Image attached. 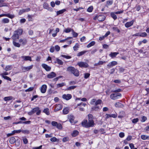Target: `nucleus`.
I'll return each instance as SVG.
<instances>
[{"instance_id": "79ce46f5", "label": "nucleus", "mask_w": 149, "mask_h": 149, "mask_svg": "<svg viewBox=\"0 0 149 149\" xmlns=\"http://www.w3.org/2000/svg\"><path fill=\"white\" fill-rule=\"evenodd\" d=\"M93 9V7L92 6H90L87 9L88 12H92Z\"/></svg>"}, {"instance_id": "5701e85b", "label": "nucleus", "mask_w": 149, "mask_h": 149, "mask_svg": "<svg viewBox=\"0 0 149 149\" xmlns=\"http://www.w3.org/2000/svg\"><path fill=\"white\" fill-rule=\"evenodd\" d=\"M119 54L118 52H111L109 55L112 58L115 57L117 54Z\"/></svg>"}, {"instance_id": "49530a36", "label": "nucleus", "mask_w": 149, "mask_h": 149, "mask_svg": "<svg viewBox=\"0 0 149 149\" xmlns=\"http://www.w3.org/2000/svg\"><path fill=\"white\" fill-rule=\"evenodd\" d=\"M76 87H77V86H70L68 87L67 88V89L68 90H71L72 89H74L75 88H76Z\"/></svg>"}, {"instance_id": "cd10ccee", "label": "nucleus", "mask_w": 149, "mask_h": 149, "mask_svg": "<svg viewBox=\"0 0 149 149\" xmlns=\"http://www.w3.org/2000/svg\"><path fill=\"white\" fill-rule=\"evenodd\" d=\"M115 94L113 93L110 95V98L113 100H115L117 99V95H115Z\"/></svg>"}, {"instance_id": "f704fd0d", "label": "nucleus", "mask_w": 149, "mask_h": 149, "mask_svg": "<svg viewBox=\"0 0 149 149\" xmlns=\"http://www.w3.org/2000/svg\"><path fill=\"white\" fill-rule=\"evenodd\" d=\"M12 68V65H8L6 66L5 68L4 69V70L6 71H8L11 70Z\"/></svg>"}, {"instance_id": "3c124183", "label": "nucleus", "mask_w": 149, "mask_h": 149, "mask_svg": "<svg viewBox=\"0 0 149 149\" xmlns=\"http://www.w3.org/2000/svg\"><path fill=\"white\" fill-rule=\"evenodd\" d=\"M56 127L59 129H61L62 128V125L60 123H58Z\"/></svg>"}, {"instance_id": "13d9d810", "label": "nucleus", "mask_w": 149, "mask_h": 149, "mask_svg": "<svg viewBox=\"0 0 149 149\" xmlns=\"http://www.w3.org/2000/svg\"><path fill=\"white\" fill-rule=\"evenodd\" d=\"M8 73L7 72H4L3 73H1L0 74L1 76L2 77H5V75H8Z\"/></svg>"}, {"instance_id": "4be33fe9", "label": "nucleus", "mask_w": 149, "mask_h": 149, "mask_svg": "<svg viewBox=\"0 0 149 149\" xmlns=\"http://www.w3.org/2000/svg\"><path fill=\"white\" fill-rule=\"evenodd\" d=\"M19 42L20 43L22 42V45H26L27 42V41L25 39H20L19 40Z\"/></svg>"}, {"instance_id": "680f3d73", "label": "nucleus", "mask_w": 149, "mask_h": 149, "mask_svg": "<svg viewBox=\"0 0 149 149\" xmlns=\"http://www.w3.org/2000/svg\"><path fill=\"white\" fill-rule=\"evenodd\" d=\"M121 103L119 102H116L115 104V106L116 107H118L120 106Z\"/></svg>"}, {"instance_id": "f03ea898", "label": "nucleus", "mask_w": 149, "mask_h": 149, "mask_svg": "<svg viewBox=\"0 0 149 149\" xmlns=\"http://www.w3.org/2000/svg\"><path fill=\"white\" fill-rule=\"evenodd\" d=\"M23 30L21 29H18L14 32V34L12 36V39L13 40H16L17 39L19 38V35L22 34Z\"/></svg>"}, {"instance_id": "f3484780", "label": "nucleus", "mask_w": 149, "mask_h": 149, "mask_svg": "<svg viewBox=\"0 0 149 149\" xmlns=\"http://www.w3.org/2000/svg\"><path fill=\"white\" fill-rule=\"evenodd\" d=\"M63 107L62 105L61 104H58L56 105L54 111H57L61 109Z\"/></svg>"}, {"instance_id": "bb28decb", "label": "nucleus", "mask_w": 149, "mask_h": 149, "mask_svg": "<svg viewBox=\"0 0 149 149\" xmlns=\"http://www.w3.org/2000/svg\"><path fill=\"white\" fill-rule=\"evenodd\" d=\"M16 141L15 138L13 137H11L9 141L10 144H14Z\"/></svg>"}, {"instance_id": "a19ab883", "label": "nucleus", "mask_w": 149, "mask_h": 149, "mask_svg": "<svg viewBox=\"0 0 149 149\" xmlns=\"http://www.w3.org/2000/svg\"><path fill=\"white\" fill-rule=\"evenodd\" d=\"M22 132V130H14L12 132V134H14L15 133H19Z\"/></svg>"}, {"instance_id": "4c0bfd02", "label": "nucleus", "mask_w": 149, "mask_h": 149, "mask_svg": "<svg viewBox=\"0 0 149 149\" xmlns=\"http://www.w3.org/2000/svg\"><path fill=\"white\" fill-rule=\"evenodd\" d=\"M56 61L58 64L62 65L63 64V62L61 60H60L58 58H56Z\"/></svg>"}, {"instance_id": "7c9ffc66", "label": "nucleus", "mask_w": 149, "mask_h": 149, "mask_svg": "<svg viewBox=\"0 0 149 149\" xmlns=\"http://www.w3.org/2000/svg\"><path fill=\"white\" fill-rule=\"evenodd\" d=\"M95 44V42L94 41H93L91 42L90 43H89L88 44L87 46V47L88 48H89L93 45H94Z\"/></svg>"}, {"instance_id": "864d4df0", "label": "nucleus", "mask_w": 149, "mask_h": 149, "mask_svg": "<svg viewBox=\"0 0 149 149\" xmlns=\"http://www.w3.org/2000/svg\"><path fill=\"white\" fill-rule=\"evenodd\" d=\"M69 139L68 137H65L63 138L62 139V141L63 142H65L66 141H69Z\"/></svg>"}, {"instance_id": "c85d7f7f", "label": "nucleus", "mask_w": 149, "mask_h": 149, "mask_svg": "<svg viewBox=\"0 0 149 149\" xmlns=\"http://www.w3.org/2000/svg\"><path fill=\"white\" fill-rule=\"evenodd\" d=\"M15 40H13V45L16 47H19L20 46V45L18 43L16 42H15Z\"/></svg>"}, {"instance_id": "aec40b11", "label": "nucleus", "mask_w": 149, "mask_h": 149, "mask_svg": "<svg viewBox=\"0 0 149 149\" xmlns=\"http://www.w3.org/2000/svg\"><path fill=\"white\" fill-rule=\"evenodd\" d=\"M74 68H75L72 66H69L67 68V70L72 73V72L74 71Z\"/></svg>"}, {"instance_id": "393cba45", "label": "nucleus", "mask_w": 149, "mask_h": 149, "mask_svg": "<svg viewBox=\"0 0 149 149\" xmlns=\"http://www.w3.org/2000/svg\"><path fill=\"white\" fill-rule=\"evenodd\" d=\"M66 10L65 9H63L62 10L57 11L56 12V15H58L59 14H62Z\"/></svg>"}, {"instance_id": "7ed1b4c3", "label": "nucleus", "mask_w": 149, "mask_h": 149, "mask_svg": "<svg viewBox=\"0 0 149 149\" xmlns=\"http://www.w3.org/2000/svg\"><path fill=\"white\" fill-rule=\"evenodd\" d=\"M102 102V101L101 100H98L96 101L95 103V106L92 108V110L93 111H97L100 109L99 106H97L98 104H100Z\"/></svg>"}, {"instance_id": "338daca9", "label": "nucleus", "mask_w": 149, "mask_h": 149, "mask_svg": "<svg viewBox=\"0 0 149 149\" xmlns=\"http://www.w3.org/2000/svg\"><path fill=\"white\" fill-rule=\"evenodd\" d=\"M54 47L53 46H52L50 49V52L52 53L54 51Z\"/></svg>"}, {"instance_id": "4468645a", "label": "nucleus", "mask_w": 149, "mask_h": 149, "mask_svg": "<svg viewBox=\"0 0 149 149\" xmlns=\"http://www.w3.org/2000/svg\"><path fill=\"white\" fill-rule=\"evenodd\" d=\"M3 16L7 17L11 19H12L15 16L14 15H11L9 14H4L0 15V17Z\"/></svg>"}, {"instance_id": "72a5a7b5", "label": "nucleus", "mask_w": 149, "mask_h": 149, "mask_svg": "<svg viewBox=\"0 0 149 149\" xmlns=\"http://www.w3.org/2000/svg\"><path fill=\"white\" fill-rule=\"evenodd\" d=\"M115 13H111L110 14L111 16L115 20L117 18V17L115 15Z\"/></svg>"}, {"instance_id": "6e6d98bb", "label": "nucleus", "mask_w": 149, "mask_h": 149, "mask_svg": "<svg viewBox=\"0 0 149 149\" xmlns=\"http://www.w3.org/2000/svg\"><path fill=\"white\" fill-rule=\"evenodd\" d=\"M129 146L131 149H137L136 148H134V145L133 143L130 144Z\"/></svg>"}, {"instance_id": "58836bf2", "label": "nucleus", "mask_w": 149, "mask_h": 149, "mask_svg": "<svg viewBox=\"0 0 149 149\" xmlns=\"http://www.w3.org/2000/svg\"><path fill=\"white\" fill-rule=\"evenodd\" d=\"M50 140L52 142H55L56 141H58V140L55 137H53L50 139Z\"/></svg>"}, {"instance_id": "6e6552de", "label": "nucleus", "mask_w": 149, "mask_h": 149, "mask_svg": "<svg viewBox=\"0 0 149 149\" xmlns=\"http://www.w3.org/2000/svg\"><path fill=\"white\" fill-rule=\"evenodd\" d=\"M117 64V63L116 61H113L109 63L107 65V68L109 69L112 68L113 66Z\"/></svg>"}, {"instance_id": "2eb2a0df", "label": "nucleus", "mask_w": 149, "mask_h": 149, "mask_svg": "<svg viewBox=\"0 0 149 149\" xmlns=\"http://www.w3.org/2000/svg\"><path fill=\"white\" fill-rule=\"evenodd\" d=\"M21 58L25 61H31V57L29 56H23Z\"/></svg>"}, {"instance_id": "c03bdc74", "label": "nucleus", "mask_w": 149, "mask_h": 149, "mask_svg": "<svg viewBox=\"0 0 149 149\" xmlns=\"http://www.w3.org/2000/svg\"><path fill=\"white\" fill-rule=\"evenodd\" d=\"M54 47L56 51L57 52L59 51L60 50V47L58 45H56Z\"/></svg>"}, {"instance_id": "ddd939ff", "label": "nucleus", "mask_w": 149, "mask_h": 149, "mask_svg": "<svg viewBox=\"0 0 149 149\" xmlns=\"http://www.w3.org/2000/svg\"><path fill=\"white\" fill-rule=\"evenodd\" d=\"M134 20H132L130 22H128L126 23L125 24V26L126 28H128L132 25L134 24Z\"/></svg>"}, {"instance_id": "473e14b6", "label": "nucleus", "mask_w": 149, "mask_h": 149, "mask_svg": "<svg viewBox=\"0 0 149 149\" xmlns=\"http://www.w3.org/2000/svg\"><path fill=\"white\" fill-rule=\"evenodd\" d=\"M79 133L78 132L77 130H75L73 132L72 134V136L75 137L78 135Z\"/></svg>"}, {"instance_id": "37998d69", "label": "nucleus", "mask_w": 149, "mask_h": 149, "mask_svg": "<svg viewBox=\"0 0 149 149\" xmlns=\"http://www.w3.org/2000/svg\"><path fill=\"white\" fill-rule=\"evenodd\" d=\"M49 5L47 3H44L43 5V8H45L46 9H48L49 8Z\"/></svg>"}, {"instance_id": "a211bd4d", "label": "nucleus", "mask_w": 149, "mask_h": 149, "mask_svg": "<svg viewBox=\"0 0 149 149\" xmlns=\"http://www.w3.org/2000/svg\"><path fill=\"white\" fill-rule=\"evenodd\" d=\"M30 10V9L29 8H27L25 9H23L20 10L19 12V15L22 14L23 13L29 11Z\"/></svg>"}, {"instance_id": "e433bc0d", "label": "nucleus", "mask_w": 149, "mask_h": 149, "mask_svg": "<svg viewBox=\"0 0 149 149\" xmlns=\"http://www.w3.org/2000/svg\"><path fill=\"white\" fill-rule=\"evenodd\" d=\"M79 48V45L78 43H76L75 46L73 47V49L74 51H76L78 50Z\"/></svg>"}, {"instance_id": "5fc2aeb1", "label": "nucleus", "mask_w": 149, "mask_h": 149, "mask_svg": "<svg viewBox=\"0 0 149 149\" xmlns=\"http://www.w3.org/2000/svg\"><path fill=\"white\" fill-rule=\"evenodd\" d=\"M96 100L95 99H93L91 101L90 104H95V103Z\"/></svg>"}, {"instance_id": "9b49d317", "label": "nucleus", "mask_w": 149, "mask_h": 149, "mask_svg": "<svg viewBox=\"0 0 149 149\" xmlns=\"http://www.w3.org/2000/svg\"><path fill=\"white\" fill-rule=\"evenodd\" d=\"M42 66L43 68L45 69V70L47 71H50L51 69V68L50 67L48 66L45 64H42Z\"/></svg>"}, {"instance_id": "b1692460", "label": "nucleus", "mask_w": 149, "mask_h": 149, "mask_svg": "<svg viewBox=\"0 0 149 149\" xmlns=\"http://www.w3.org/2000/svg\"><path fill=\"white\" fill-rule=\"evenodd\" d=\"M69 109L68 107L64 108L63 110V113L64 114H68L69 111Z\"/></svg>"}, {"instance_id": "09e8293b", "label": "nucleus", "mask_w": 149, "mask_h": 149, "mask_svg": "<svg viewBox=\"0 0 149 149\" xmlns=\"http://www.w3.org/2000/svg\"><path fill=\"white\" fill-rule=\"evenodd\" d=\"M33 16L30 15H28V19L29 21H32L33 20L32 19V17Z\"/></svg>"}, {"instance_id": "c756f323", "label": "nucleus", "mask_w": 149, "mask_h": 149, "mask_svg": "<svg viewBox=\"0 0 149 149\" xmlns=\"http://www.w3.org/2000/svg\"><path fill=\"white\" fill-rule=\"evenodd\" d=\"M65 85V83L63 82L60 84H57V88H58L61 87H63Z\"/></svg>"}, {"instance_id": "9d476101", "label": "nucleus", "mask_w": 149, "mask_h": 149, "mask_svg": "<svg viewBox=\"0 0 149 149\" xmlns=\"http://www.w3.org/2000/svg\"><path fill=\"white\" fill-rule=\"evenodd\" d=\"M74 117L72 115H70L68 116V119L71 123H75L74 122Z\"/></svg>"}, {"instance_id": "412c9836", "label": "nucleus", "mask_w": 149, "mask_h": 149, "mask_svg": "<svg viewBox=\"0 0 149 149\" xmlns=\"http://www.w3.org/2000/svg\"><path fill=\"white\" fill-rule=\"evenodd\" d=\"M104 19V16L103 15L98 16L97 19L100 21H103Z\"/></svg>"}, {"instance_id": "a878e982", "label": "nucleus", "mask_w": 149, "mask_h": 149, "mask_svg": "<svg viewBox=\"0 0 149 149\" xmlns=\"http://www.w3.org/2000/svg\"><path fill=\"white\" fill-rule=\"evenodd\" d=\"M141 138L143 140L149 139V136L144 135H142L141 136Z\"/></svg>"}, {"instance_id": "a18cd8bd", "label": "nucleus", "mask_w": 149, "mask_h": 149, "mask_svg": "<svg viewBox=\"0 0 149 149\" xmlns=\"http://www.w3.org/2000/svg\"><path fill=\"white\" fill-rule=\"evenodd\" d=\"M2 21L3 22L5 23H8L9 22V20L8 18H4V19H3Z\"/></svg>"}, {"instance_id": "39448f33", "label": "nucleus", "mask_w": 149, "mask_h": 149, "mask_svg": "<svg viewBox=\"0 0 149 149\" xmlns=\"http://www.w3.org/2000/svg\"><path fill=\"white\" fill-rule=\"evenodd\" d=\"M33 66V65H31L27 67L22 66L21 67V69L22 71L24 72L29 71L32 68Z\"/></svg>"}, {"instance_id": "423d86ee", "label": "nucleus", "mask_w": 149, "mask_h": 149, "mask_svg": "<svg viewBox=\"0 0 149 149\" xmlns=\"http://www.w3.org/2000/svg\"><path fill=\"white\" fill-rule=\"evenodd\" d=\"M77 65L81 67H82L86 68L88 67V65L87 63L83 62H78L77 63Z\"/></svg>"}, {"instance_id": "1a4fd4ad", "label": "nucleus", "mask_w": 149, "mask_h": 149, "mask_svg": "<svg viewBox=\"0 0 149 149\" xmlns=\"http://www.w3.org/2000/svg\"><path fill=\"white\" fill-rule=\"evenodd\" d=\"M39 109V108L37 107L35 108H33L31 111L28 113V114L29 115H31L34 113L37 112V111Z\"/></svg>"}, {"instance_id": "052dcab7", "label": "nucleus", "mask_w": 149, "mask_h": 149, "mask_svg": "<svg viewBox=\"0 0 149 149\" xmlns=\"http://www.w3.org/2000/svg\"><path fill=\"white\" fill-rule=\"evenodd\" d=\"M62 57H63L66 59H70L71 58V57L69 56H66L64 55H61Z\"/></svg>"}, {"instance_id": "c9c22d12", "label": "nucleus", "mask_w": 149, "mask_h": 149, "mask_svg": "<svg viewBox=\"0 0 149 149\" xmlns=\"http://www.w3.org/2000/svg\"><path fill=\"white\" fill-rule=\"evenodd\" d=\"M86 52V51H83L78 53L77 54V56H81L84 54Z\"/></svg>"}, {"instance_id": "2f4dec72", "label": "nucleus", "mask_w": 149, "mask_h": 149, "mask_svg": "<svg viewBox=\"0 0 149 149\" xmlns=\"http://www.w3.org/2000/svg\"><path fill=\"white\" fill-rule=\"evenodd\" d=\"M49 109L48 108H45L44 109L43 112L47 115H49Z\"/></svg>"}, {"instance_id": "f257e3e1", "label": "nucleus", "mask_w": 149, "mask_h": 149, "mask_svg": "<svg viewBox=\"0 0 149 149\" xmlns=\"http://www.w3.org/2000/svg\"><path fill=\"white\" fill-rule=\"evenodd\" d=\"M88 121L87 120H84L81 123L82 126L86 128L90 127H93L94 125V122L93 120V116L91 114H89L88 115Z\"/></svg>"}, {"instance_id": "4d7b16f0", "label": "nucleus", "mask_w": 149, "mask_h": 149, "mask_svg": "<svg viewBox=\"0 0 149 149\" xmlns=\"http://www.w3.org/2000/svg\"><path fill=\"white\" fill-rule=\"evenodd\" d=\"M71 31V29L70 28H68L65 29L64 31L66 33H68L70 32Z\"/></svg>"}, {"instance_id": "0e129e2a", "label": "nucleus", "mask_w": 149, "mask_h": 149, "mask_svg": "<svg viewBox=\"0 0 149 149\" xmlns=\"http://www.w3.org/2000/svg\"><path fill=\"white\" fill-rule=\"evenodd\" d=\"M3 77L4 79H6L7 80L9 81H11V78L8 76Z\"/></svg>"}, {"instance_id": "e2e57ef3", "label": "nucleus", "mask_w": 149, "mask_h": 149, "mask_svg": "<svg viewBox=\"0 0 149 149\" xmlns=\"http://www.w3.org/2000/svg\"><path fill=\"white\" fill-rule=\"evenodd\" d=\"M90 74L88 73H86L84 74V78L85 79H87L90 76Z\"/></svg>"}, {"instance_id": "dca6fc26", "label": "nucleus", "mask_w": 149, "mask_h": 149, "mask_svg": "<svg viewBox=\"0 0 149 149\" xmlns=\"http://www.w3.org/2000/svg\"><path fill=\"white\" fill-rule=\"evenodd\" d=\"M56 74L55 73L53 72H51L49 74L47 75V77L49 78H52L54 77H56Z\"/></svg>"}, {"instance_id": "603ef678", "label": "nucleus", "mask_w": 149, "mask_h": 149, "mask_svg": "<svg viewBox=\"0 0 149 149\" xmlns=\"http://www.w3.org/2000/svg\"><path fill=\"white\" fill-rule=\"evenodd\" d=\"M33 89V87H30L29 88L26 90H25V92H29L32 91Z\"/></svg>"}, {"instance_id": "f8f14e48", "label": "nucleus", "mask_w": 149, "mask_h": 149, "mask_svg": "<svg viewBox=\"0 0 149 149\" xmlns=\"http://www.w3.org/2000/svg\"><path fill=\"white\" fill-rule=\"evenodd\" d=\"M47 88V85L45 84L42 85L41 87L40 91L42 93H45L46 91Z\"/></svg>"}, {"instance_id": "6ab92c4d", "label": "nucleus", "mask_w": 149, "mask_h": 149, "mask_svg": "<svg viewBox=\"0 0 149 149\" xmlns=\"http://www.w3.org/2000/svg\"><path fill=\"white\" fill-rule=\"evenodd\" d=\"M75 76L78 77L79 75V70L77 69L74 68V71L72 73Z\"/></svg>"}, {"instance_id": "bf43d9fd", "label": "nucleus", "mask_w": 149, "mask_h": 149, "mask_svg": "<svg viewBox=\"0 0 149 149\" xmlns=\"http://www.w3.org/2000/svg\"><path fill=\"white\" fill-rule=\"evenodd\" d=\"M139 119L138 118H136L133 119L132 120V122L133 123H135L138 122Z\"/></svg>"}, {"instance_id": "774afa93", "label": "nucleus", "mask_w": 149, "mask_h": 149, "mask_svg": "<svg viewBox=\"0 0 149 149\" xmlns=\"http://www.w3.org/2000/svg\"><path fill=\"white\" fill-rule=\"evenodd\" d=\"M125 136L124 133L123 132H120L119 134V136L120 138H123Z\"/></svg>"}, {"instance_id": "de8ad7c7", "label": "nucleus", "mask_w": 149, "mask_h": 149, "mask_svg": "<svg viewBox=\"0 0 149 149\" xmlns=\"http://www.w3.org/2000/svg\"><path fill=\"white\" fill-rule=\"evenodd\" d=\"M147 34L146 32L140 33V37H145L147 36Z\"/></svg>"}, {"instance_id": "8fccbe9b", "label": "nucleus", "mask_w": 149, "mask_h": 149, "mask_svg": "<svg viewBox=\"0 0 149 149\" xmlns=\"http://www.w3.org/2000/svg\"><path fill=\"white\" fill-rule=\"evenodd\" d=\"M120 113H122V115H120L118 116L119 118H122L125 115V113L124 111H122L120 112Z\"/></svg>"}, {"instance_id": "20e7f679", "label": "nucleus", "mask_w": 149, "mask_h": 149, "mask_svg": "<svg viewBox=\"0 0 149 149\" xmlns=\"http://www.w3.org/2000/svg\"><path fill=\"white\" fill-rule=\"evenodd\" d=\"M86 104V103L83 102H81L80 104H78L77 106L75 107V108H77L78 107L80 111H84V107H85Z\"/></svg>"}, {"instance_id": "0eeeda50", "label": "nucleus", "mask_w": 149, "mask_h": 149, "mask_svg": "<svg viewBox=\"0 0 149 149\" xmlns=\"http://www.w3.org/2000/svg\"><path fill=\"white\" fill-rule=\"evenodd\" d=\"M72 97V95L70 94H64L62 95V97L64 99L67 100H68L71 98Z\"/></svg>"}, {"instance_id": "ea45409f", "label": "nucleus", "mask_w": 149, "mask_h": 149, "mask_svg": "<svg viewBox=\"0 0 149 149\" xmlns=\"http://www.w3.org/2000/svg\"><path fill=\"white\" fill-rule=\"evenodd\" d=\"M12 97L11 96H9L5 97L4 98V100L5 101L10 100L12 99Z\"/></svg>"}, {"instance_id": "69168bd1", "label": "nucleus", "mask_w": 149, "mask_h": 149, "mask_svg": "<svg viewBox=\"0 0 149 149\" xmlns=\"http://www.w3.org/2000/svg\"><path fill=\"white\" fill-rule=\"evenodd\" d=\"M122 90L120 89H118L116 90H112L111 92L113 93H117L121 91Z\"/></svg>"}]
</instances>
